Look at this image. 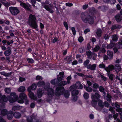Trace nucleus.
I'll return each mask as SVG.
<instances>
[{"instance_id":"nucleus-12","label":"nucleus","mask_w":122,"mask_h":122,"mask_svg":"<svg viewBox=\"0 0 122 122\" xmlns=\"http://www.w3.org/2000/svg\"><path fill=\"white\" fill-rule=\"evenodd\" d=\"M44 92L41 89H39L37 90V95L39 98H40L42 96Z\"/></svg>"},{"instance_id":"nucleus-48","label":"nucleus","mask_w":122,"mask_h":122,"mask_svg":"<svg viewBox=\"0 0 122 122\" xmlns=\"http://www.w3.org/2000/svg\"><path fill=\"white\" fill-rule=\"evenodd\" d=\"M118 28H119L118 26H116V25H112L111 28V30H113L115 29Z\"/></svg>"},{"instance_id":"nucleus-46","label":"nucleus","mask_w":122,"mask_h":122,"mask_svg":"<svg viewBox=\"0 0 122 122\" xmlns=\"http://www.w3.org/2000/svg\"><path fill=\"white\" fill-rule=\"evenodd\" d=\"M63 25L65 27L66 29V30H68V26L67 22L66 21H64L63 22Z\"/></svg>"},{"instance_id":"nucleus-32","label":"nucleus","mask_w":122,"mask_h":122,"mask_svg":"<svg viewBox=\"0 0 122 122\" xmlns=\"http://www.w3.org/2000/svg\"><path fill=\"white\" fill-rule=\"evenodd\" d=\"M79 52L81 54H82L85 51V49L84 46H83L79 48Z\"/></svg>"},{"instance_id":"nucleus-60","label":"nucleus","mask_w":122,"mask_h":122,"mask_svg":"<svg viewBox=\"0 0 122 122\" xmlns=\"http://www.w3.org/2000/svg\"><path fill=\"white\" fill-rule=\"evenodd\" d=\"M104 104L106 107H108L109 105V104L108 102L106 101H105L104 103Z\"/></svg>"},{"instance_id":"nucleus-30","label":"nucleus","mask_w":122,"mask_h":122,"mask_svg":"<svg viewBox=\"0 0 122 122\" xmlns=\"http://www.w3.org/2000/svg\"><path fill=\"white\" fill-rule=\"evenodd\" d=\"M90 61L87 59L84 62L83 65L85 67H86L87 68L88 66V64L89 63Z\"/></svg>"},{"instance_id":"nucleus-44","label":"nucleus","mask_w":122,"mask_h":122,"mask_svg":"<svg viewBox=\"0 0 122 122\" xmlns=\"http://www.w3.org/2000/svg\"><path fill=\"white\" fill-rule=\"evenodd\" d=\"M73 14L75 15H78L80 14L79 10H75L73 12Z\"/></svg>"},{"instance_id":"nucleus-51","label":"nucleus","mask_w":122,"mask_h":122,"mask_svg":"<svg viewBox=\"0 0 122 122\" xmlns=\"http://www.w3.org/2000/svg\"><path fill=\"white\" fill-rule=\"evenodd\" d=\"M99 67L100 68H105V66L104 64L101 63L99 65Z\"/></svg>"},{"instance_id":"nucleus-8","label":"nucleus","mask_w":122,"mask_h":122,"mask_svg":"<svg viewBox=\"0 0 122 122\" xmlns=\"http://www.w3.org/2000/svg\"><path fill=\"white\" fill-rule=\"evenodd\" d=\"M91 97L92 100L95 101V100L98 101L100 97V96L98 93L96 92L94 94L92 93Z\"/></svg>"},{"instance_id":"nucleus-59","label":"nucleus","mask_w":122,"mask_h":122,"mask_svg":"<svg viewBox=\"0 0 122 122\" xmlns=\"http://www.w3.org/2000/svg\"><path fill=\"white\" fill-rule=\"evenodd\" d=\"M66 6L69 7H71L73 6V4L72 3H66Z\"/></svg>"},{"instance_id":"nucleus-7","label":"nucleus","mask_w":122,"mask_h":122,"mask_svg":"<svg viewBox=\"0 0 122 122\" xmlns=\"http://www.w3.org/2000/svg\"><path fill=\"white\" fill-rule=\"evenodd\" d=\"M108 6L107 5H103L99 6L97 9L103 12H105L108 10Z\"/></svg>"},{"instance_id":"nucleus-37","label":"nucleus","mask_w":122,"mask_h":122,"mask_svg":"<svg viewBox=\"0 0 122 122\" xmlns=\"http://www.w3.org/2000/svg\"><path fill=\"white\" fill-rule=\"evenodd\" d=\"M100 49V47L98 45H96L94 48V51L97 52Z\"/></svg>"},{"instance_id":"nucleus-38","label":"nucleus","mask_w":122,"mask_h":122,"mask_svg":"<svg viewBox=\"0 0 122 122\" xmlns=\"http://www.w3.org/2000/svg\"><path fill=\"white\" fill-rule=\"evenodd\" d=\"M45 84L44 82L43 81H39L37 84V86L39 87L42 86Z\"/></svg>"},{"instance_id":"nucleus-1","label":"nucleus","mask_w":122,"mask_h":122,"mask_svg":"<svg viewBox=\"0 0 122 122\" xmlns=\"http://www.w3.org/2000/svg\"><path fill=\"white\" fill-rule=\"evenodd\" d=\"M11 97L13 96L14 99H12L11 100L10 97L9 99V101L11 103L14 102L16 101H18V102L23 103L24 102V100L25 101V104H28L29 101L27 100V96L24 93H20L19 95V97L16 95L15 93L12 92L11 94Z\"/></svg>"},{"instance_id":"nucleus-43","label":"nucleus","mask_w":122,"mask_h":122,"mask_svg":"<svg viewBox=\"0 0 122 122\" xmlns=\"http://www.w3.org/2000/svg\"><path fill=\"white\" fill-rule=\"evenodd\" d=\"M106 51L105 49L104 48H102L100 50L99 53H105Z\"/></svg>"},{"instance_id":"nucleus-47","label":"nucleus","mask_w":122,"mask_h":122,"mask_svg":"<svg viewBox=\"0 0 122 122\" xmlns=\"http://www.w3.org/2000/svg\"><path fill=\"white\" fill-rule=\"evenodd\" d=\"M29 2L31 3L32 5L33 6H35V4L36 3V0H29Z\"/></svg>"},{"instance_id":"nucleus-27","label":"nucleus","mask_w":122,"mask_h":122,"mask_svg":"<svg viewBox=\"0 0 122 122\" xmlns=\"http://www.w3.org/2000/svg\"><path fill=\"white\" fill-rule=\"evenodd\" d=\"M79 93V91L77 90H75L71 92L72 96H77Z\"/></svg>"},{"instance_id":"nucleus-39","label":"nucleus","mask_w":122,"mask_h":122,"mask_svg":"<svg viewBox=\"0 0 122 122\" xmlns=\"http://www.w3.org/2000/svg\"><path fill=\"white\" fill-rule=\"evenodd\" d=\"M94 88L97 89L99 87L98 84L96 83H94L93 86Z\"/></svg>"},{"instance_id":"nucleus-26","label":"nucleus","mask_w":122,"mask_h":122,"mask_svg":"<svg viewBox=\"0 0 122 122\" xmlns=\"http://www.w3.org/2000/svg\"><path fill=\"white\" fill-rule=\"evenodd\" d=\"M115 20L117 22H120L121 20L120 15L119 14L117 15L115 17Z\"/></svg>"},{"instance_id":"nucleus-19","label":"nucleus","mask_w":122,"mask_h":122,"mask_svg":"<svg viewBox=\"0 0 122 122\" xmlns=\"http://www.w3.org/2000/svg\"><path fill=\"white\" fill-rule=\"evenodd\" d=\"M115 46H116V43L115 44L112 42H111L110 44L107 45V49H111Z\"/></svg>"},{"instance_id":"nucleus-52","label":"nucleus","mask_w":122,"mask_h":122,"mask_svg":"<svg viewBox=\"0 0 122 122\" xmlns=\"http://www.w3.org/2000/svg\"><path fill=\"white\" fill-rule=\"evenodd\" d=\"M108 67L111 71L113 70L114 69V66L112 65H109Z\"/></svg>"},{"instance_id":"nucleus-62","label":"nucleus","mask_w":122,"mask_h":122,"mask_svg":"<svg viewBox=\"0 0 122 122\" xmlns=\"http://www.w3.org/2000/svg\"><path fill=\"white\" fill-rule=\"evenodd\" d=\"M91 46L90 43H88L87 45V46L86 48V49L87 50H89L91 49Z\"/></svg>"},{"instance_id":"nucleus-18","label":"nucleus","mask_w":122,"mask_h":122,"mask_svg":"<svg viewBox=\"0 0 122 122\" xmlns=\"http://www.w3.org/2000/svg\"><path fill=\"white\" fill-rule=\"evenodd\" d=\"M105 99L109 103H111L112 102L111 99L112 98L111 95L109 93H107V95L106 97H105Z\"/></svg>"},{"instance_id":"nucleus-34","label":"nucleus","mask_w":122,"mask_h":122,"mask_svg":"<svg viewBox=\"0 0 122 122\" xmlns=\"http://www.w3.org/2000/svg\"><path fill=\"white\" fill-rule=\"evenodd\" d=\"M76 87L75 85H72L70 87V91L71 92L76 90Z\"/></svg>"},{"instance_id":"nucleus-36","label":"nucleus","mask_w":122,"mask_h":122,"mask_svg":"<svg viewBox=\"0 0 122 122\" xmlns=\"http://www.w3.org/2000/svg\"><path fill=\"white\" fill-rule=\"evenodd\" d=\"M72 57V56H67L66 58H65V59L66 61H67L68 62V61H69V62H70V61H72V60H71Z\"/></svg>"},{"instance_id":"nucleus-2","label":"nucleus","mask_w":122,"mask_h":122,"mask_svg":"<svg viewBox=\"0 0 122 122\" xmlns=\"http://www.w3.org/2000/svg\"><path fill=\"white\" fill-rule=\"evenodd\" d=\"M81 19L85 23H88L89 24H93L94 22V17L90 15L88 13L83 12L80 15Z\"/></svg>"},{"instance_id":"nucleus-14","label":"nucleus","mask_w":122,"mask_h":122,"mask_svg":"<svg viewBox=\"0 0 122 122\" xmlns=\"http://www.w3.org/2000/svg\"><path fill=\"white\" fill-rule=\"evenodd\" d=\"M107 54V56L108 57L109 59L111 60L113 59V51L109 50H108Z\"/></svg>"},{"instance_id":"nucleus-63","label":"nucleus","mask_w":122,"mask_h":122,"mask_svg":"<svg viewBox=\"0 0 122 122\" xmlns=\"http://www.w3.org/2000/svg\"><path fill=\"white\" fill-rule=\"evenodd\" d=\"M36 79L37 80H41L42 79V77L39 76H38L36 77Z\"/></svg>"},{"instance_id":"nucleus-53","label":"nucleus","mask_w":122,"mask_h":122,"mask_svg":"<svg viewBox=\"0 0 122 122\" xmlns=\"http://www.w3.org/2000/svg\"><path fill=\"white\" fill-rule=\"evenodd\" d=\"M5 90L6 93H8L10 92L11 90L9 88H6Z\"/></svg>"},{"instance_id":"nucleus-25","label":"nucleus","mask_w":122,"mask_h":122,"mask_svg":"<svg viewBox=\"0 0 122 122\" xmlns=\"http://www.w3.org/2000/svg\"><path fill=\"white\" fill-rule=\"evenodd\" d=\"M98 104L99 106L102 108H103L104 107V103L102 100L99 99L98 100Z\"/></svg>"},{"instance_id":"nucleus-50","label":"nucleus","mask_w":122,"mask_h":122,"mask_svg":"<svg viewBox=\"0 0 122 122\" xmlns=\"http://www.w3.org/2000/svg\"><path fill=\"white\" fill-rule=\"evenodd\" d=\"M98 88L99 91L101 92H103L105 90L104 88L102 86H100Z\"/></svg>"},{"instance_id":"nucleus-56","label":"nucleus","mask_w":122,"mask_h":122,"mask_svg":"<svg viewBox=\"0 0 122 122\" xmlns=\"http://www.w3.org/2000/svg\"><path fill=\"white\" fill-rule=\"evenodd\" d=\"M31 86L32 88V90H35L36 87V84H33Z\"/></svg>"},{"instance_id":"nucleus-4","label":"nucleus","mask_w":122,"mask_h":122,"mask_svg":"<svg viewBox=\"0 0 122 122\" xmlns=\"http://www.w3.org/2000/svg\"><path fill=\"white\" fill-rule=\"evenodd\" d=\"M36 20V18L35 16L32 15H29L28 24L31 27L35 29H36L38 26Z\"/></svg>"},{"instance_id":"nucleus-24","label":"nucleus","mask_w":122,"mask_h":122,"mask_svg":"<svg viewBox=\"0 0 122 122\" xmlns=\"http://www.w3.org/2000/svg\"><path fill=\"white\" fill-rule=\"evenodd\" d=\"M24 108L20 106H15L13 107L12 108V110L13 111H15L17 110H19Z\"/></svg>"},{"instance_id":"nucleus-45","label":"nucleus","mask_w":122,"mask_h":122,"mask_svg":"<svg viewBox=\"0 0 122 122\" xmlns=\"http://www.w3.org/2000/svg\"><path fill=\"white\" fill-rule=\"evenodd\" d=\"M86 90L88 92H91L92 91V89L91 87L88 86Z\"/></svg>"},{"instance_id":"nucleus-16","label":"nucleus","mask_w":122,"mask_h":122,"mask_svg":"<svg viewBox=\"0 0 122 122\" xmlns=\"http://www.w3.org/2000/svg\"><path fill=\"white\" fill-rule=\"evenodd\" d=\"M44 7L47 10L49 11L50 13H52L53 12V11L52 10V7L51 5H49V6L45 5Z\"/></svg>"},{"instance_id":"nucleus-29","label":"nucleus","mask_w":122,"mask_h":122,"mask_svg":"<svg viewBox=\"0 0 122 122\" xmlns=\"http://www.w3.org/2000/svg\"><path fill=\"white\" fill-rule=\"evenodd\" d=\"M18 91L20 92H23L25 90V87L23 86H21L18 88Z\"/></svg>"},{"instance_id":"nucleus-49","label":"nucleus","mask_w":122,"mask_h":122,"mask_svg":"<svg viewBox=\"0 0 122 122\" xmlns=\"http://www.w3.org/2000/svg\"><path fill=\"white\" fill-rule=\"evenodd\" d=\"M112 106H114L115 107L117 108H118L120 107V106L118 104V103L117 102H116L115 104H112Z\"/></svg>"},{"instance_id":"nucleus-10","label":"nucleus","mask_w":122,"mask_h":122,"mask_svg":"<svg viewBox=\"0 0 122 122\" xmlns=\"http://www.w3.org/2000/svg\"><path fill=\"white\" fill-rule=\"evenodd\" d=\"M20 5L24 8L25 9L28 10L30 11V8H29L28 5L30 7H31V5L28 4V5H26L25 3H24L20 1Z\"/></svg>"},{"instance_id":"nucleus-31","label":"nucleus","mask_w":122,"mask_h":122,"mask_svg":"<svg viewBox=\"0 0 122 122\" xmlns=\"http://www.w3.org/2000/svg\"><path fill=\"white\" fill-rule=\"evenodd\" d=\"M0 1L6 6H9L10 5V3L5 2V0H0Z\"/></svg>"},{"instance_id":"nucleus-5","label":"nucleus","mask_w":122,"mask_h":122,"mask_svg":"<svg viewBox=\"0 0 122 122\" xmlns=\"http://www.w3.org/2000/svg\"><path fill=\"white\" fill-rule=\"evenodd\" d=\"M10 11L14 15H17L20 12V11L16 7H10L9 8Z\"/></svg>"},{"instance_id":"nucleus-6","label":"nucleus","mask_w":122,"mask_h":122,"mask_svg":"<svg viewBox=\"0 0 122 122\" xmlns=\"http://www.w3.org/2000/svg\"><path fill=\"white\" fill-rule=\"evenodd\" d=\"M10 97L11 98V100L12 99H14L13 96L11 97V94H10V97H6L4 95L2 96L1 94L0 93V102L2 103L3 101L4 102H6L8 100L9 101V99Z\"/></svg>"},{"instance_id":"nucleus-41","label":"nucleus","mask_w":122,"mask_h":122,"mask_svg":"<svg viewBox=\"0 0 122 122\" xmlns=\"http://www.w3.org/2000/svg\"><path fill=\"white\" fill-rule=\"evenodd\" d=\"M83 97L85 99H87L89 98V94L87 92H85L84 94Z\"/></svg>"},{"instance_id":"nucleus-15","label":"nucleus","mask_w":122,"mask_h":122,"mask_svg":"<svg viewBox=\"0 0 122 122\" xmlns=\"http://www.w3.org/2000/svg\"><path fill=\"white\" fill-rule=\"evenodd\" d=\"M29 97L31 99L35 100H37V97L34 95V93L32 92H29Z\"/></svg>"},{"instance_id":"nucleus-21","label":"nucleus","mask_w":122,"mask_h":122,"mask_svg":"<svg viewBox=\"0 0 122 122\" xmlns=\"http://www.w3.org/2000/svg\"><path fill=\"white\" fill-rule=\"evenodd\" d=\"M116 47L118 49L122 48V39L116 43Z\"/></svg>"},{"instance_id":"nucleus-22","label":"nucleus","mask_w":122,"mask_h":122,"mask_svg":"<svg viewBox=\"0 0 122 122\" xmlns=\"http://www.w3.org/2000/svg\"><path fill=\"white\" fill-rule=\"evenodd\" d=\"M14 117L16 118H20L21 116V114L18 112H16L14 113L13 114Z\"/></svg>"},{"instance_id":"nucleus-11","label":"nucleus","mask_w":122,"mask_h":122,"mask_svg":"<svg viewBox=\"0 0 122 122\" xmlns=\"http://www.w3.org/2000/svg\"><path fill=\"white\" fill-rule=\"evenodd\" d=\"M5 105H3L0 106V110L1 111V113L2 115H5L7 113V110L5 109Z\"/></svg>"},{"instance_id":"nucleus-61","label":"nucleus","mask_w":122,"mask_h":122,"mask_svg":"<svg viewBox=\"0 0 122 122\" xmlns=\"http://www.w3.org/2000/svg\"><path fill=\"white\" fill-rule=\"evenodd\" d=\"M78 41L80 42H81L84 40L83 38L82 37L80 36L78 39Z\"/></svg>"},{"instance_id":"nucleus-55","label":"nucleus","mask_w":122,"mask_h":122,"mask_svg":"<svg viewBox=\"0 0 122 122\" xmlns=\"http://www.w3.org/2000/svg\"><path fill=\"white\" fill-rule=\"evenodd\" d=\"M71 30L72 31L73 35H75L76 34V31L75 30V28L74 27H71Z\"/></svg>"},{"instance_id":"nucleus-20","label":"nucleus","mask_w":122,"mask_h":122,"mask_svg":"<svg viewBox=\"0 0 122 122\" xmlns=\"http://www.w3.org/2000/svg\"><path fill=\"white\" fill-rule=\"evenodd\" d=\"M102 31L100 29H98L97 30L96 34L97 37L100 38L102 36Z\"/></svg>"},{"instance_id":"nucleus-9","label":"nucleus","mask_w":122,"mask_h":122,"mask_svg":"<svg viewBox=\"0 0 122 122\" xmlns=\"http://www.w3.org/2000/svg\"><path fill=\"white\" fill-rule=\"evenodd\" d=\"M70 94L69 91L68 90H65V89L63 91H61V95H63L65 97L68 98Z\"/></svg>"},{"instance_id":"nucleus-13","label":"nucleus","mask_w":122,"mask_h":122,"mask_svg":"<svg viewBox=\"0 0 122 122\" xmlns=\"http://www.w3.org/2000/svg\"><path fill=\"white\" fill-rule=\"evenodd\" d=\"M96 66L97 65L96 64H94L92 65L89 64L87 68L92 71H94L96 70Z\"/></svg>"},{"instance_id":"nucleus-40","label":"nucleus","mask_w":122,"mask_h":122,"mask_svg":"<svg viewBox=\"0 0 122 122\" xmlns=\"http://www.w3.org/2000/svg\"><path fill=\"white\" fill-rule=\"evenodd\" d=\"M76 83L79 86L78 89H81L83 88V86L81 84V83L80 81H77L76 82Z\"/></svg>"},{"instance_id":"nucleus-35","label":"nucleus","mask_w":122,"mask_h":122,"mask_svg":"<svg viewBox=\"0 0 122 122\" xmlns=\"http://www.w3.org/2000/svg\"><path fill=\"white\" fill-rule=\"evenodd\" d=\"M112 40L116 42L118 40V38L116 35H114L112 36Z\"/></svg>"},{"instance_id":"nucleus-64","label":"nucleus","mask_w":122,"mask_h":122,"mask_svg":"<svg viewBox=\"0 0 122 122\" xmlns=\"http://www.w3.org/2000/svg\"><path fill=\"white\" fill-rule=\"evenodd\" d=\"M116 2V0H110L109 2L111 5L114 4Z\"/></svg>"},{"instance_id":"nucleus-17","label":"nucleus","mask_w":122,"mask_h":122,"mask_svg":"<svg viewBox=\"0 0 122 122\" xmlns=\"http://www.w3.org/2000/svg\"><path fill=\"white\" fill-rule=\"evenodd\" d=\"M47 93L49 96H52L54 94L53 90L51 88H48L47 90Z\"/></svg>"},{"instance_id":"nucleus-57","label":"nucleus","mask_w":122,"mask_h":122,"mask_svg":"<svg viewBox=\"0 0 122 122\" xmlns=\"http://www.w3.org/2000/svg\"><path fill=\"white\" fill-rule=\"evenodd\" d=\"M105 68V70L107 71V73L109 74L111 71L110 70L109 67H106Z\"/></svg>"},{"instance_id":"nucleus-42","label":"nucleus","mask_w":122,"mask_h":122,"mask_svg":"<svg viewBox=\"0 0 122 122\" xmlns=\"http://www.w3.org/2000/svg\"><path fill=\"white\" fill-rule=\"evenodd\" d=\"M97 102L98 101L97 100H95V101H94L92 100V106L94 107L96 106Z\"/></svg>"},{"instance_id":"nucleus-58","label":"nucleus","mask_w":122,"mask_h":122,"mask_svg":"<svg viewBox=\"0 0 122 122\" xmlns=\"http://www.w3.org/2000/svg\"><path fill=\"white\" fill-rule=\"evenodd\" d=\"M27 60L28 62L30 63H32L34 62V60L33 59L31 58H28Z\"/></svg>"},{"instance_id":"nucleus-28","label":"nucleus","mask_w":122,"mask_h":122,"mask_svg":"<svg viewBox=\"0 0 122 122\" xmlns=\"http://www.w3.org/2000/svg\"><path fill=\"white\" fill-rule=\"evenodd\" d=\"M121 67L118 65H116L114 66V70L116 72L119 71Z\"/></svg>"},{"instance_id":"nucleus-23","label":"nucleus","mask_w":122,"mask_h":122,"mask_svg":"<svg viewBox=\"0 0 122 122\" xmlns=\"http://www.w3.org/2000/svg\"><path fill=\"white\" fill-rule=\"evenodd\" d=\"M13 112L12 111H9L7 114V118L9 120L11 119L12 117V114Z\"/></svg>"},{"instance_id":"nucleus-54","label":"nucleus","mask_w":122,"mask_h":122,"mask_svg":"<svg viewBox=\"0 0 122 122\" xmlns=\"http://www.w3.org/2000/svg\"><path fill=\"white\" fill-rule=\"evenodd\" d=\"M11 52L9 51H6L5 52L4 54L5 56H9Z\"/></svg>"},{"instance_id":"nucleus-33","label":"nucleus","mask_w":122,"mask_h":122,"mask_svg":"<svg viewBox=\"0 0 122 122\" xmlns=\"http://www.w3.org/2000/svg\"><path fill=\"white\" fill-rule=\"evenodd\" d=\"M33 118L34 119V120H35L36 119V117H29L28 118H27V120L28 122H32L33 120Z\"/></svg>"},{"instance_id":"nucleus-3","label":"nucleus","mask_w":122,"mask_h":122,"mask_svg":"<svg viewBox=\"0 0 122 122\" xmlns=\"http://www.w3.org/2000/svg\"><path fill=\"white\" fill-rule=\"evenodd\" d=\"M51 83L53 84H55L59 83V86L57 87L56 89V95H59L61 94V72H60L59 75L57 76V79H54L51 81Z\"/></svg>"}]
</instances>
